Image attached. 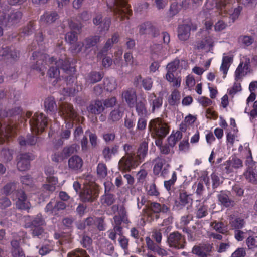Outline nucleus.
<instances>
[{
	"label": "nucleus",
	"mask_w": 257,
	"mask_h": 257,
	"mask_svg": "<svg viewBox=\"0 0 257 257\" xmlns=\"http://www.w3.org/2000/svg\"><path fill=\"white\" fill-rule=\"evenodd\" d=\"M37 52H34L33 54V57L35 59V57H39V59L37 61L36 66H33V69H39L40 71H43V62H45L46 64L51 65L48 70L47 75L50 78V81L55 86L58 82L60 80L59 77L60 72L58 68H61L67 71L70 70L73 71L74 68L73 66H71L69 61L67 59L65 55L62 56L61 58L58 60H55L53 57H50L46 54H42L38 56Z\"/></svg>",
	"instance_id": "nucleus-1"
},
{
	"label": "nucleus",
	"mask_w": 257,
	"mask_h": 257,
	"mask_svg": "<svg viewBox=\"0 0 257 257\" xmlns=\"http://www.w3.org/2000/svg\"><path fill=\"white\" fill-rule=\"evenodd\" d=\"M215 6L212 8L213 0H208L206 4V8L208 11H204L200 13V16L205 17L206 19L204 22L206 29H210L213 25V22L210 20L216 17L220 18L225 17L226 15V6L231 3L233 0H214Z\"/></svg>",
	"instance_id": "nucleus-2"
},
{
	"label": "nucleus",
	"mask_w": 257,
	"mask_h": 257,
	"mask_svg": "<svg viewBox=\"0 0 257 257\" xmlns=\"http://www.w3.org/2000/svg\"><path fill=\"white\" fill-rule=\"evenodd\" d=\"M123 148L126 152V156L120 160L118 166L121 170L129 171L135 168L139 165V162L135 155L133 146L125 144Z\"/></svg>",
	"instance_id": "nucleus-3"
},
{
	"label": "nucleus",
	"mask_w": 257,
	"mask_h": 257,
	"mask_svg": "<svg viewBox=\"0 0 257 257\" xmlns=\"http://www.w3.org/2000/svg\"><path fill=\"white\" fill-rule=\"evenodd\" d=\"M8 11L9 7L8 6L0 4V23L5 25H12L18 23L21 18V13L19 11L13 12L8 17H6Z\"/></svg>",
	"instance_id": "nucleus-4"
},
{
	"label": "nucleus",
	"mask_w": 257,
	"mask_h": 257,
	"mask_svg": "<svg viewBox=\"0 0 257 257\" xmlns=\"http://www.w3.org/2000/svg\"><path fill=\"white\" fill-rule=\"evenodd\" d=\"M149 128L153 134L159 138L165 137L169 131L167 124L159 118L151 120L149 123Z\"/></svg>",
	"instance_id": "nucleus-5"
},
{
	"label": "nucleus",
	"mask_w": 257,
	"mask_h": 257,
	"mask_svg": "<svg viewBox=\"0 0 257 257\" xmlns=\"http://www.w3.org/2000/svg\"><path fill=\"white\" fill-rule=\"evenodd\" d=\"M29 123L32 131L37 134L44 130L47 124V119L43 113H35Z\"/></svg>",
	"instance_id": "nucleus-6"
},
{
	"label": "nucleus",
	"mask_w": 257,
	"mask_h": 257,
	"mask_svg": "<svg viewBox=\"0 0 257 257\" xmlns=\"http://www.w3.org/2000/svg\"><path fill=\"white\" fill-rule=\"evenodd\" d=\"M98 188L94 183L85 185L80 197L83 202H93L98 197Z\"/></svg>",
	"instance_id": "nucleus-7"
},
{
	"label": "nucleus",
	"mask_w": 257,
	"mask_h": 257,
	"mask_svg": "<svg viewBox=\"0 0 257 257\" xmlns=\"http://www.w3.org/2000/svg\"><path fill=\"white\" fill-rule=\"evenodd\" d=\"M108 7L116 14H129L130 10L126 0H109Z\"/></svg>",
	"instance_id": "nucleus-8"
},
{
	"label": "nucleus",
	"mask_w": 257,
	"mask_h": 257,
	"mask_svg": "<svg viewBox=\"0 0 257 257\" xmlns=\"http://www.w3.org/2000/svg\"><path fill=\"white\" fill-rule=\"evenodd\" d=\"M77 146L73 144L69 147L65 148L62 151H56L51 156L52 160L55 162H62L68 156L77 151Z\"/></svg>",
	"instance_id": "nucleus-9"
},
{
	"label": "nucleus",
	"mask_w": 257,
	"mask_h": 257,
	"mask_svg": "<svg viewBox=\"0 0 257 257\" xmlns=\"http://www.w3.org/2000/svg\"><path fill=\"white\" fill-rule=\"evenodd\" d=\"M167 242L169 246L177 249L183 248L185 242L184 238L178 232L171 233L168 237Z\"/></svg>",
	"instance_id": "nucleus-10"
},
{
	"label": "nucleus",
	"mask_w": 257,
	"mask_h": 257,
	"mask_svg": "<svg viewBox=\"0 0 257 257\" xmlns=\"http://www.w3.org/2000/svg\"><path fill=\"white\" fill-rule=\"evenodd\" d=\"M99 36H95L91 38L86 39L85 41V44L81 42L74 43L71 45L70 49L73 53H78L81 51L82 48L84 45H85L86 49L90 48L91 47L96 45L97 42L99 41Z\"/></svg>",
	"instance_id": "nucleus-11"
},
{
	"label": "nucleus",
	"mask_w": 257,
	"mask_h": 257,
	"mask_svg": "<svg viewBox=\"0 0 257 257\" xmlns=\"http://www.w3.org/2000/svg\"><path fill=\"white\" fill-rule=\"evenodd\" d=\"M45 173L47 175V181L49 184H46L43 185L44 189L50 192H53L55 189V185L57 183V179L53 175L54 174V170L52 167H48L46 168Z\"/></svg>",
	"instance_id": "nucleus-12"
},
{
	"label": "nucleus",
	"mask_w": 257,
	"mask_h": 257,
	"mask_svg": "<svg viewBox=\"0 0 257 257\" xmlns=\"http://www.w3.org/2000/svg\"><path fill=\"white\" fill-rule=\"evenodd\" d=\"M15 128L11 125L0 122V144H2L8 140L9 137L13 135Z\"/></svg>",
	"instance_id": "nucleus-13"
},
{
	"label": "nucleus",
	"mask_w": 257,
	"mask_h": 257,
	"mask_svg": "<svg viewBox=\"0 0 257 257\" xmlns=\"http://www.w3.org/2000/svg\"><path fill=\"white\" fill-rule=\"evenodd\" d=\"M60 114L64 119H72L76 117V113L70 104L64 103L61 105Z\"/></svg>",
	"instance_id": "nucleus-14"
},
{
	"label": "nucleus",
	"mask_w": 257,
	"mask_h": 257,
	"mask_svg": "<svg viewBox=\"0 0 257 257\" xmlns=\"http://www.w3.org/2000/svg\"><path fill=\"white\" fill-rule=\"evenodd\" d=\"M148 103L151 107V112H154L160 108L163 104V98L157 97L154 93H150L148 96Z\"/></svg>",
	"instance_id": "nucleus-15"
},
{
	"label": "nucleus",
	"mask_w": 257,
	"mask_h": 257,
	"mask_svg": "<svg viewBox=\"0 0 257 257\" xmlns=\"http://www.w3.org/2000/svg\"><path fill=\"white\" fill-rule=\"evenodd\" d=\"M31 156L29 154H23L18 157L17 168L19 171H24L27 170L30 167V160Z\"/></svg>",
	"instance_id": "nucleus-16"
},
{
	"label": "nucleus",
	"mask_w": 257,
	"mask_h": 257,
	"mask_svg": "<svg viewBox=\"0 0 257 257\" xmlns=\"http://www.w3.org/2000/svg\"><path fill=\"white\" fill-rule=\"evenodd\" d=\"M167 49L164 48L161 45H156L152 54V59L154 60L162 61L166 57Z\"/></svg>",
	"instance_id": "nucleus-17"
},
{
	"label": "nucleus",
	"mask_w": 257,
	"mask_h": 257,
	"mask_svg": "<svg viewBox=\"0 0 257 257\" xmlns=\"http://www.w3.org/2000/svg\"><path fill=\"white\" fill-rule=\"evenodd\" d=\"M17 201L16 202V206L21 209H27L30 208V204L23 191L20 190L16 193Z\"/></svg>",
	"instance_id": "nucleus-18"
},
{
	"label": "nucleus",
	"mask_w": 257,
	"mask_h": 257,
	"mask_svg": "<svg viewBox=\"0 0 257 257\" xmlns=\"http://www.w3.org/2000/svg\"><path fill=\"white\" fill-rule=\"evenodd\" d=\"M122 98L130 107H133L137 101L136 91L134 89L130 88L123 91L122 94Z\"/></svg>",
	"instance_id": "nucleus-19"
},
{
	"label": "nucleus",
	"mask_w": 257,
	"mask_h": 257,
	"mask_svg": "<svg viewBox=\"0 0 257 257\" xmlns=\"http://www.w3.org/2000/svg\"><path fill=\"white\" fill-rule=\"evenodd\" d=\"M249 59L246 60L243 67V63H241L238 66L235 72V80L239 81L243 76L246 75L249 70Z\"/></svg>",
	"instance_id": "nucleus-20"
},
{
	"label": "nucleus",
	"mask_w": 257,
	"mask_h": 257,
	"mask_svg": "<svg viewBox=\"0 0 257 257\" xmlns=\"http://www.w3.org/2000/svg\"><path fill=\"white\" fill-rule=\"evenodd\" d=\"M191 27L190 24H183L178 28V36L181 41L187 40L190 37Z\"/></svg>",
	"instance_id": "nucleus-21"
},
{
	"label": "nucleus",
	"mask_w": 257,
	"mask_h": 257,
	"mask_svg": "<svg viewBox=\"0 0 257 257\" xmlns=\"http://www.w3.org/2000/svg\"><path fill=\"white\" fill-rule=\"evenodd\" d=\"M83 165L82 159L76 155L72 156L68 160V166L72 170L77 171L80 169Z\"/></svg>",
	"instance_id": "nucleus-22"
},
{
	"label": "nucleus",
	"mask_w": 257,
	"mask_h": 257,
	"mask_svg": "<svg viewBox=\"0 0 257 257\" xmlns=\"http://www.w3.org/2000/svg\"><path fill=\"white\" fill-rule=\"evenodd\" d=\"M232 60L233 57L231 55L224 56L223 57L222 64L220 66V70L223 73V78L226 77Z\"/></svg>",
	"instance_id": "nucleus-23"
},
{
	"label": "nucleus",
	"mask_w": 257,
	"mask_h": 257,
	"mask_svg": "<svg viewBox=\"0 0 257 257\" xmlns=\"http://www.w3.org/2000/svg\"><path fill=\"white\" fill-rule=\"evenodd\" d=\"M139 29L141 34H149L154 37L156 36V29L150 22H147L142 24L140 26Z\"/></svg>",
	"instance_id": "nucleus-24"
},
{
	"label": "nucleus",
	"mask_w": 257,
	"mask_h": 257,
	"mask_svg": "<svg viewBox=\"0 0 257 257\" xmlns=\"http://www.w3.org/2000/svg\"><path fill=\"white\" fill-rule=\"evenodd\" d=\"M234 2L235 0H233L231 3L228 4L226 6V15L225 17H226L227 16V14H228L229 16V18L231 20V23H234L238 18L242 9L241 7L238 6L237 7L233 9V10L229 11V12L228 13L227 9L229 5Z\"/></svg>",
	"instance_id": "nucleus-25"
},
{
	"label": "nucleus",
	"mask_w": 257,
	"mask_h": 257,
	"mask_svg": "<svg viewBox=\"0 0 257 257\" xmlns=\"http://www.w3.org/2000/svg\"><path fill=\"white\" fill-rule=\"evenodd\" d=\"M88 110L92 113L98 114L103 111L104 107L101 101L97 100L89 106Z\"/></svg>",
	"instance_id": "nucleus-26"
},
{
	"label": "nucleus",
	"mask_w": 257,
	"mask_h": 257,
	"mask_svg": "<svg viewBox=\"0 0 257 257\" xmlns=\"http://www.w3.org/2000/svg\"><path fill=\"white\" fill-rule=\"evenodd\" d=\"M12 246V255L13 257H25L24 253L19 247V243L17 240H14L11 242Z\"/></svg>",
	"instance_id": "nucleus-27"
},
{
	"label": "nucleus",
	"mask_w": 257,
	"mask_h": 257,
	"mask_svg": "<svg viewBox=\"0 0 257 257\" xmlns=\"http://www.w3.org/2000/svg\"><path fill=\"white\" fill-rule=\"evenodd\" d=\"M192 201V199L191 195L188 194L186 192L182 191L180 193L179 201L177 205H179L180 208H181L186 204L191 203Z\"/></svg>",
	"instance_id": "nucleus-28"
},
{
	"label": "nucleus",
	"mask_w": 257,
	"mask_h": 257,
	"mask_svg": "<svg viewBox=\"0 0 257 257\" xmlns=\"http://www.w3.org/2000/svg\"><path fill=\"white\" fill-rule=\"evenodd\" d=\"M118 147L117 146L105 147L103 151L104 157L106 160H110L113 156H114L118 152Z\"/></svg>",
	"instance_id": "nucleus-29"
},
{
	"label": "nucleus",
	"mask_w": 257,
	"mask_h": 257,
	"mask_svg": "<svg viewBox=\"0 0 257 257\" xmlns=\"http://www.w3.org/2000/svg\"><path fill=\"white\" fill-rule=\"evenodd\" d=\"M19 144L21 146L34 145L36 144L37 141V138L34 135L27 136L25 138L21 137L19 139Z\"/></svg>",
	"instance_id": "nucleus-30"
},
{
	"label": "nucleus",
	"mask_w": 257,
	"mask_h": 257,
	"mask_svg": "<svg viewBox=\"0 0 257 257\" xmlns=\"http://www.w3.org/2000/svg\"><path fill=\"white\" fill-rule=\"evenodd\" d=\"M180 92L177 90H174L168 97V103L171 105H177L180 103Z\"/></svg>",
	"instance_id": "nucleus-31"
},
{
	"label": "nucleus",
	"mask_w": 257,
	"mask_h": 257,
	"mask_svg": "<svg viewBox=\"0 0 257 257\" xmlns=\"http://www.w3.org/2000/svg\"><path fill=\"white\" fill-rule=\"evenodd\" d=\"M58 18V15L55 12L45 13L41 17V20L48 24L54 22Z\"/></svg>",
	"instance_id": "nucleus-32"
},
{
	"label": "nucleus",
	"mask_w": 257,
	"mask_h": 257,
	"mask_svg": "<svg viewBox=\"0 0 257 257\" xmlns=\"http://www.w3.org/2000/svg\"><path fill=\"white\" fill-rule=\"evenodd\" d=\"M227 165H228V166L226 167V169H227V172L229 173L232 171L231 167H233L235 168L241 167L242 166V162L240 159L234 158H233L231 160L227 162Z\"/></svg>",
	"instance_id": "nucleus-33"
},
{
	"label": "nucleus",
	"mask_w": 257,
	"mask_h": 257,
	"mask_svg": "<svg viewBox=\"0 0 257 257\" xmlns=\"http://www.w3.org/2000/svg\"><path fill=\"white\" fill-rule=\"evenodd\" d=\"M150 208L151 210L155 213L163 212L166 213L169 210L168 207L165 205L162 206L156 202H152L150 205Z\"/></svg>",
	"instance_id": "nucleus-34"
},
{
	"label": "nucleus",
	"mask_w": 257,
	"mask_h": 257,
	"mask_svg": "<svg viewBox=\"0 0 257 257\" xmlns=\"http://www.w3.org/2000/svg\"><path fill=\"white\" fill-rule=\"evenodd\" d=\"M148 151V144L143 142L140 145L139 147L138 152L137 155L136 156L138 161H141V160L143 159L146 155Z\"/></svg>",
	"instance_id": "nucleus-35"
},
{
	"label": "nucleus",
	"mask_w": 257,
	"mask_h": 257,
	"mask_svg": "<svg viewBox=\"0 0 257 257\" xmlns=\"http://www.w3.org/2000/svg\"><path fill=\"white\" fill-rule=\"evenodd\" d=\"M230 224L233 229H239L242 228L244 225V221L240 218L231 217L230 219Z\"/></svg>",
	"instance_id": "nucleus-36"
},
{
	"label": "nucleus",
	"mask_w": 257,
	"mask_h": 257,
	"mask_svg": "<svg viewBox=\"0 0 257 257\" xmlns=\"http://www.w3.org/2000/svg\"><path fill=\"white\" fill-rule=\"evenodd\" d=\"M104 89L111 92L117 87L116 80L114 78H106L104 80Z\"/></svg>",
	"instance_id": "nucleus-37"
},
{
	"label": "nucleus",
	"mask_w": 257,
	"mask_h": 257,
	"mask_svg": "<svg viewBox=\"0 0 257 257\" xmlns=\"http://www.w3.org/2000/svg\"><path fill=\"white\" fill-rule=\"evenodd\" d=\"M182 133L179 131H177L174 134H171L168 138V145L173 148L176 143L182 138Z\"/></svg>",
	"instance_id": "nucleus-38"
},
{
	"label": "nucleus",
	"mask_w": 257,
	"mask_h": 257,
	"mask_svg": "<svg viewBox=\"0 0 257 257\" xmlns=\"http://www.w3.org/2000/svg\"><path fill=\"white\" fill-rule=\"evenodd\" d=\"M210 226L216 231L222 234L227 232V228L221 222L213 221L210 223Z\"/></svg>",
	"instance_id": "nucleus-39"
},
{
	"label": "nucleus",
	"mask_w": 257,
	"mask_h": 257,
	"mask_svg": "<svg viewBox=\"0 0 257 257\" xmlns=\"http://www.w3.org/2000/svg\"><path fill=\"white\" fill-rule=\"evenodd\" d=\"M102 78V75L99 72H93L90 73L86 78V82L88 83H94L99 81Z\"/></svg>",
	"instance_id": "nucleus-40"
},
{
	"label": "nucleus",
	"mask_w": 257,
	"mask_h": 257,
	"mask_svg": "<svg viewBox=\"0 0 257 257\" xmlns=\"http://www.w3.org/2000/svg\"><path fill=\"white\" fill-rule=\"evenodd\" d=\"M255 169H251L247 170L244 173L245 178L249 182L252 183L257 182V173L255 171Z\"/></svg>",
	"instance_id": "nucleus-41"
},
{
	"label": "nucleus",
	"mask_w": 257,
	"mask_h": 257,
	"mask_svg": "<svg viewBox=\"0 0 257 257\" xmlns=\"http://www.w3.org/2000/svg\"><path fill=\"white\" fill-rule=\"evenodd\" d=\"M109 238L112 240H115L116 235L120 236L122 234L121 228L117 225H114L112 229L107 231Z\"/></svg>",
	"instance_id": "nucleus-42"
},
{
	"label": "nucleus",
	"mask_w": 257,
	"mask_h": 257,
	"mask_svg": "<svg viewBox=\"0 0 257 257\" xmlns=\"http://www.w3.org/2000/svg\"><path fill=\"white\" fill-rule=\"evenodd\" d=\"M165 163V161L162 159L158 158L156 159V163L153 168L154 173L156 175H158L160 174Z\"/></svg>",
	"instance_id": "nucleus-43"
},
{
	"label": "nucleus",
	"mask_w": 257,
	"mask_h": 257,
	"mask_svg": "<svg viewBox=\"0 0 257 257\" xmlns=\"http://www.w3.org/2000/svg\"><path fill=\"white\" fill-rule=\"evenodd\" d=\"M136 110L138 115L141 117H145L147 115V111L144 103L141 101L136 104Z\"/></svg>",
	"instance_id": "nucleus-44"
},
{
	"label": "nucleus",
	"mask_w": 257,
	"mask_h": 257,
	"mask_svg": "<svg viewBox=\"0 0 257 257\" xmlns=\"http://www.w3.org/2000/svg\"><path fill=\"white\" fill-rule=\"evenodd\" d=\"M122 116V112L119 108H116L112 111L109 116V120L113 122L120 120Z\"/></svg>",
	"instance_id": "nucleus-45"
},
{
	"label": "nucleus",
	"mask_w": 257,
	"mask_h": 257,
	"mask_svg": "<svg viewBox=\"0 0 257 257\" xmlns=\"http://www.w3.org/2000/svg\"><path fill=\"white\" fill-rule=\"evenodd\" d=\"M44 106L47 111H53L56 108V103L53 97H48L46 99Z\"/></svg>",
	"instance_id": "nucleus-46"
},
{
	"label": "nucleus",
	"mask_w": 257,
	"mask_h": 257,
	"mask_svg": "<svg viewBox=\"0 0 257 257\" xmlns=\"http://www.w3.org/2000/svg\"><path fill=\"white\" fill-rule=\"evenodd\" d=\"M32 227H42L45 224V222L43 218H42L41 215L38 214L32 220Z\"/></svg>",
	"instance_id": "nucleus-47"
},
{
	"label": "nucleus",
	"mask_w": 257,
	"mask_h": 257,
	"mask_svg": "<svg viewBox=\"0 0 257 257\" xmlns=\"http://www.w3.org/2000/svg\"><path fill=\"white\" fill-rule=\"evenodd\" d=\"M105 254L110 255L112 257H117L118 254L114 251V247L113 245L109 243L106 242L104 248L103 249Z\"/></svg>",
	"instance_id": "nucleus-48"
},
{
	"label": "nucleus",
	"mask_w": 257,
	"mask_h": 257,
	"mask_svg": "<svg viewBox=\"0 0 257 257\" xmlns=\"http://www.w3.org/2000/svg\"><path fill=\"white\" fill-rule=\"evenodd\" d=\"M237 129H234V130L232 131L233 133L230 132L228 133L227 135V145L229 147H232L234 143V141L237 140Z\"/></svg>",
	"instance_id": "nucleus-49"
},
{
	"label": "nucleus",
	"mask_w": 257,
	"mask_h": 257,
	"mask_svg": "<svg viewBox=\"0 0 257 257\" xmlns=\"http://www.w3.org/2000/svg\"><path fill=\"white\" fill-rule=\"evenodd\" d=\"M218 198L219 202L225 206L228 207L231 205L228 195L225 192H221L218 194Z\"/></svg>",
	"instance_id": "nucleus-50"
},
{
	"label": "nucleus",
	"mask_w": 257,
	"mask_h": 257,
	"mask_svg": "<svg viewBox=\"0 0 257 257\" xmlns=\"http://www.w3.org/2000/svg\"><path fill=\"white\" fill-rule=\"evenodd\" d=\"M213 45V40L211 37H208L200 43L198 45V48H208L212 47Z\"/></svg>",
	"instance_id": "nucleus-51"
},
{
	"label": "nucleus",
	"mask_w": 257,
	"mask_h": 257,
	"mask_svg": "<svg viewBox=\"0 0 257 257\" xmlns=\"http://www.w3.org/2000/svg\"><path fill=\"white\" fill-rule=\"evenodd\" d=\"M146 190L147 194L151 196H157L159 194V192L154 183L148 184L146 187Z\"/></svg>",
	"instance_id": "nucleus-52"
},
{
	"label": "nucleus",
	"mask_w": 257,
	"mask_h": 257,
	"mask_svg": "<svg viewBox=\"0 0 257 257\" xmlns=\"http://www.w3.org/2000/svg\"><path fill=\"white\" fill-rule=\"evenodd\" d=\"M239 41L245 46H249L254 42V39L250 36L243 35L239 37Z\"/></svg>",
	"instance_id": "nucleus-53"
},
{
	"label": "nucleus",
	"mask_w": 257,
	"mask_h": 257,
	"mask_svg": "<svg viewBox=\"0 0 257 257\" xmlns=\"http://www.w3.org/2000/svg\"><path fill=\"white\" fill-rule=\"evenodd\" d=\"M16 188V184L14 183H9L3 187L2 192L4 194L8 195L12 193Z\"/></svg>",
	"instance_id": "nucleus-54"
},
{
	"label": "nucleus",
	"mask_w": 257,
	"mask_h": 257,
	"mask_svg": "<svg viewBox=\"0 0 257 257\" xmlns=\"http://www.w3.org/2000/svg\"><path fill=\"white\" fill-rule=\"evenodd\" d=\"M97 174L100 178H104L107 174L106 166L103 163H99L97 166Z\"/></svg>",
	"instance_id": "nucleus-55"
},
{
	"label": "nucleus",
	"mask_w": 257,
	"mask_h": 257,
	"mask_svg": "<svg viewBox=\"0 0 257 257\" xmlns=\"http://www.w3.org/2000/svg\"><path fill=\"white\" fill-rule=\"evenodd\" d=\"M246 243L249 249H252L257 248V236L248 237L246 240Z\"/></svg>",
	"instance_id": "nucleus-56"
},
{
	"label": "nucleus",
	"mask_w": 257,
	"mask_h": 257,
	"mask_svg": "<svg viewBox=\"0 0 257 257\" xmlns=\"http://www.w3.org/2000/svg\"><path fill=\"white\" fill-rule=\"evenodd\" d=\"M249 155L246 157L245 164L247 166V170L255 169L256 163L253 161L250 150L248 151Z\"/></svg>",
	"instance_id": "nucleus-57"
},
{
	"label": "nucleus",
	"mask_w": 257,
	"mask_h": 257,
	"mask_svg": "<svg viewBox=\"0 0 257 257\" xmlns=\"http://www.w3.org/2000/svg\"><path fill=\"white\" fill-rule=\"evenodd\" d=\"M0 156L4 161H8L12 159V152L8 149H4L2 150Z\"/></svg>",
	"instance_id": "nucleus-58"
},
{
	"label": "nucleus",
	"mask_w": 257,
	"mask_h": 257,
	"mask_svg": "<svg viewBox=\"0 0 257 257\" xmlns=\"http://www.w3.org/2000/svg\"><path fill=\"white\" fill-rule=\"evenodd\" d=\"M33 235L34 236H36L38 238L46 237L47 235L44 232L42 227L33 228Z\"/></svg>",
	"instance_id": "nucleus-59"
},
{
	"label": "nucleus",
	"mask_w": 257,
	"mask_h": 257,
	"mask_svg": "<svg viewBox=\"0 0 257 257\" xmlns=\"http://www.w3.org/2000/svg\"><path fill=\"white\" fill-rule=\"evenodd\" d=\"M116 101L115 97H111L104 100L102 104L104 108L112 107L115 105Z\"/></svg>",
	"instance_id": "nucleus-60"
},
{
	"label": "nucleus",
	"mask_w": 257,
	"mask_h": 257,
	"mask_svg": "<svg viewBox=\"0 0 257 257\" xmlns=\"http://www.w3.org/2000/svg\"><path fill=\"white\" fill-rule=\"evenodd\" d=\"M153 81L151 78L147 77L142 80L143 87L146 90H150L152 87Z\"/></svg>",
	"instance_id": "nucleus-61"
},
{
	"label": "nucleus",
	"mask_w": 257,
	"mask_h": 257,
	"mask_svg": "<svg viewBox=\"0 0 257 257\" xmlns=\"http://www.w3.org/2000/svg\"><path fill=\"white\" fill-rule=\"evenodd\" d=\"M123 53V50L121 48L118 49V50L114 53V63L115 65H118V66L121 65V61L122 55Z\"/></svg>",
	"instance_id": "nucleus-62"
},
{
	"label": "nucleus",
	"mask_w": 257,
	"mask_h": 257,
	"mask_svg": "<svg viewBox=\"0 0 257 257\" xmlns=\"http://www.w3.org/2000/svg\"><path fill=\"white\" fill-rule=\"evenodd\" d=\"M65 39L67 42L70 43L72 45L77 39L76 33L75 32L67 33L65 36Z\"/></svg>",
	"instance_id": "nucleus-63"
},
{
	"label": "nucleus",
	"mask_w": 257,
	"mask_h": 257,
	"mask_svg": "<svg viewBox=\"0 0 257 257\" xmlns=\"http://www.w3.org/2000/svg\"><path fill=\"white\" fill-rule=\"evenodd\" d=\"M67 257H89L86 254V252L83 250H76L68 254Z\"/></svg>",
	"instance_id": "nucleus-64"
}]
</instances>
